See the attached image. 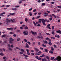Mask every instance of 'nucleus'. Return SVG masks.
<instances>
[{"label": "nucleus", "mask_w": 61, "mask_h": 61, "mask_svg": "<svg viewBox=\"0 0 61 61\" xmlns=\"http://www.w3.org/2000/svg\"><path fill=\"white\" fill-rule=\"evenodd\" d=\"M9 43L10 44H13V41H14V39H13V38H9Z\"/></svg>", "instance_id": "nucleus-1"}, {"label": "nucleus", "mask_w": 61, "mask_h": 61, "mask_svg": "<svg viewBox=\"0 0 61 61\" xmlns=\"http://www.w3.org/2000/svg\"><path fill=\"white\" fill-rule=\"evenodd\" d=\"M61 60V57L60 56H58L57 58H56L54 59V60Z\"/></svg>", "instance_id": "nucleus-2"}, {"label": "nucleus", "mask_w": 61, "mask_h": 61, "mask_svg": "<svg viewBox=\"0 0 61 61\" xmlns=\"http://www.w3.org/2000/svg\"><path fill=\"white\" fill-rule=\"evenodd\" d=\"M31 32L32 35H37V33L36 32H34L32 30H31Z\"/></svg>", "instance_id": "nucleus-3"}, {"label": "nucleus", "mask_w": 61, "mask_h": 61, "mask_svg": "<svg viewBox=\"0 0 61 61\" xmlns=\"http://www.w3.org/2000/svg\"><path fill=\"white\" fill-rule=\"evenodd\" d=\"M8 47H9V49L10 50V51H12V49L10 47V44H9L8 45Z\"/></svg>", "instance_id": "nucleus-4"}, {"label": "nucleus", "mask_w": 61, "mask_h": 61, "mask_svg": "<svg viewBox=\"0 0 61 61\" xmlns=\"http://www.w3.org/2000/svg\"><path fill=\"white\" fill-rule=\"evenodd\" d=\"M5 14V12H3L2 13H1L0 14V16H4V15H3V14Z\"/></svg>", "instance_id": "nucleus-5"}, {"label": "nucleus", "mask_w": 61, "mask_h": 61, "mask_svg": "<svg viewBox=\"0 0 61 61\" xmlns=\"http://www.w3.org/2000/svg\"><path fill=\"white\" fill-rule=\"evenodd\" d=\"M7 22L10 23V20H9V19L6 18V19Z\"/></svg>", "instance_id": "nucleus-6"}, {"label": "nucleus", "mask_w": 61, "mask_h": 61, "mask_svg": "<svg viewBox=\"0 0 61 61\" xmlns=\"http://www.w3.org/2000/svg\"><path fill=\"white\" fill-rule=\"evenodd\" d=\"M26 33V31H24L23 32V34H24V35H25V36L26 35H28V32H27Z\"/></svg>", "instance_id": "nucleus-7"}, {"label": "nucleus", "mask_w": 61, "mask_h": 61, "mask_svg": "<svg viewBox=\"0 0 61 61\" xmlns=\"http://www.w3.org/2000/svg\"><path fill=\"white\" fill-rule=\"evenodd\" d=\"M57 33H58L59 34H61V31L60 30H59L56 31Z\"/></svg>", "instance_id": "nucleus-8"}, {"label": "nucleus", "mask_w": 61, "mask_h": 61, "mask_svg": "<svg viewBox=\"0 0 61 61\" xmlns=\"http://www.w3.org/2000/svg\"><path fill=\"white\" fill-rule=\"evenodd\" d=\"M34 49H35V50H36V51H37V52L39 51V50H38V49H37V48H34Z\"/></svg>", "instance_id": "nucleus-9"}, {"label": "nucleus", "mask_w": 61, "mask_h": 61, "mask_svg": "<svg viewBox=\"0 0 61 61\" xmlns=\"http://www.w3.org/2000/svg\"><path fill=\"white\" fill-rule=\"evenodd\" d=\"M10 21L13 23H14V22H15V19H13V20L12 19H11Z\"/></svg>", "instance_id": "nucleus-10"}, {"label": "nucleus", "mask_w": 61, "mask_h": 61, "mask_svg": "<svg viewBox=\"0 0 61 61\" xmlns=\"http://www.w3.org/2000/svg\"><path fill=\"white\" fill-rule=\"evenodd\" d=\"M52 16H54L55 18H56V16L54 14H52Z\"/></svg>", "instance_id": "nucleus-11"}, {"label": "nucleus", "mask_w": 61, "mask_h": 61, "mask_svg": "<svg viewBox=\"0 0 61 61\" xmlns=\"http://www.w3.org/2000/svg\"><path fill=\"white\" fill-rule=\"evenodd\" d=\"M26 47L27 48H29V45H28V44L26 43Z\"/></svg>", "instance_id": "nucleus-12"}, {"label": "nucleus", "mask_w": 61, "mask_h": 61, "mask_svg": "<svg viewBox=\"0 0 61 61\" xmlns=\"http://www.w3.org/2000/svg\"><path fill=\"white\" fill-rule=\"evenodd\" d=\"M14 29L13 28H7V29H8L9 30H13Z\"/></svg>", "instance_id": "nucleus-13"}, {"label": "nucleus", "mask_w": 61, "mask_h": 61, "mask_svg": "<svg viewBox=\"0 0 61 61\" xmlns=\"http://www.w3.org/2000/svg\"><path fill=\"white\" fill-rule=\"evenodd\" d=\"M0 55H1V56H3L4 55V54L3 53H0Z\"/></svg>", "instance_id": "nucleus-14"}, {"label": "nucleus", "mask_w": 61, "mask_h": 61, "mask_svg": "<svg viewBox=\"0 0 61 61\" xmlns=\"http://www.w3.org/2000/svg\"><path fill=\"white\" fill-rule=\"evenodd\" d=\"M20 51L22 52H24V50L23 49H20Z\"/></svg>", "instance_id": "nucleus-15"}, {"label": "nucleus", "mask_w": 61, "mask_h": 61, "mask_svg": "<svg viewBox=\"0 0 61 61\" xmlns=\"http://www.w3.org/2000/svg\"><path fill=\"white\" fill-rule=\"evenodd\" d=\"M53 52L52 51H49V53L50 54H51L52 53H53Z\"/></svg>", "instance_id": "nucleus-16"}, {"label": "nucleus", "mask_w": 61, "mask_h": 61, "mask_svg": "<svg viewBox=\"0 0 61 61\" xmlns=\"http://www.w3.org/2000/svg\"><path fill=\"white\" fill-rule=\"evenodd\" d=\"M29 14L30 16H32V13H31V12H30L29 13Z\"/></svg>", "instance_id": "nucleus-17"}, {"label": "nucleus", "mask_w": 61, "mask_h": 61, "mask_svg": "<svg viewBox=\"0 0 61 61\" xmlns=\"http://www.w3.org/2000/svg\"><path fill=\"white\" fill-rule=\"evenodd\" d=\"M51 50L52 51H54V48L53 47H51Z\"/></svg>", "instance_id": "nucleus-18"}, {"label": "nucleus", "mask_w": 61, "mask_h": 61, "mask_svg": "<svg viewBox=\"0 0 61 61\" xmlns=\"http://www.w3.org/2000/svg\"><path fill=\"white\" fill-rule=\"evenodd\" d=\"M12 9L13 10H15V11H16V10H17L16 8H12Z\"/></svg>", "instance_id": "nucleus-19"}, {"label": "nucleus", "mask_w": 61, "mask_h": 61, "mask_svg": "<svg viewBox=\"0 0 61 61\" xmlns=\"http://www.w3.org/2000/svg\"><path fill=\"white\" fill-rule=\"evenodd\" d=\"M44 43H45V44H47V42L46 41H43Z\"/></svg>", "instance_id": "nucleus-20"}, {"label": "nucleus", "mask_w": 61, "mask_h": 61, "mask_svg": "<svg viewBox=\"0 0 61 61\" xmlns=\"http://www.w3.org/2000/svg\"><path fill=\"white\" fill-rule=\"evenodd\" d=\"M33 24H34V25L35 26H36V23H35V22L33 21Z\"/></svg>", "instance_id": "nucleus-21"}, {"label": "nucleus", "mask_w": 61, "mask_h": 61, "mask_svg": "<svg viewBox=\"0 0 61 61\" xmlns=\"http://www.w3.org/2000/svg\"><path fill=\"white\" fill-rule=\"evenodd\" d=\"M28 28L27 26H26L25 27V29H28Z\"/></svg>", "instance_id": "nucleus-22"}, {"label": "nucleus", "mask_w": 61, "mask_h": 61, "mask_svg": "<svg viewBox=\"0 0 61 61\" xmlns=\"http://www.w3.org/2000/svg\"><path fill=\"white\" fill-rule=\"evenodd\" d=\"M42 23H44V22H45V20H44V19H43L42 20Z\"/></svg>", "instance_id": "nucleus-23"}, {"label": "nucleus", "mask_w": 61, "mask_h": 61, "mask_svg": "<svg viewBox=\"0 0 61 61\" xmlns=\"http://www.w3.org/2000/svg\"><path fill=\"white\" fill-rule=\"evenodd\" d=\"M14 14H15V13H9V15H14Z\"/></svg>", "instance_id": "nucleus-24"}, {"label": "nucleus", "mask_w": 61, "mask_h": 61, "mask_svg": "<svg viewBox=\"0 0 61 61\" xmlns=\"http://www.w3.org/2000/svg\"><path fill=\"white\" fill-rule=\"evenodd\" d=\"M24 52L22 51H21V52H20L19 53L20 54H21V55H22V54H23V53Z\"/></svg>", "instance_id": "nucleus-25"}, {"label": "nucleus", "mask_w": 61, "mask_h": 61, "mask_svg": "<svg viewBox=\"0 0 61 61\" xmlns=\"http://www.w3.org/2000/svg\"><path fill=\"white\" fill-rule=\"evenodd\" d=\"M23 56H25L26 57H28V56H27L25 54H24Z\"/></svg>", "instance_id": "nucleus-26"}, {"label": "nucleus", "mask_w": 61, "mask_h": 61, "mask_svg": "<svg viewBox=\"0 0 61 61\" xmlns=\"http://www.w3.org/2000/svg\"><path fill=\"white\" fill-rule=\"evenodd\" d=\"M5 37V35H3L1 37L3 38V37Z\"/></svg>", "instance_id": "nucleus-27"}, {"label": "nucleus", "mask_w": 61, "mask_h": 61, "mask_svg": "<svg viewBox=\"0 0 61 61\" xmlns=\"http://www.w3.org/2000/svg\"><path fill=\"white\" fill-rule=\"evenodd\" d=\"M42 57H45V55L43 54L42 56Z\"/></svg>", "instance_id": "nucleus-28"}, {"label": "nucleus", "mask_w": 61, "mask_h": 61, "mask_svg": "<svg viewBox=\"0 0 61 61\" xmlns=\"http://www.w3.org/2000/svg\"><path fill=\"white\" fill-rule=\"evenodd\" d=\"M45 5H46V4H45V3H43L41 5H42V6Z\"/></svg>", "instance_id": "nucleus-29"}, {"label": "nucleus", "mask_w": 61, "mask_h": 61, "mask_svg": "<svg viewBox=\"0 0 61 61\" xmlns=\"http://www.w3.org/2000/svg\"><path fill=\"white\" fill-rule=\"evenodd\" d=\"M52 19H53V18H52V17L49 18V20H50V21H51V20H52Z\"/></svg>", "instance_id": "nucleus-30"}, {"label": "nucleus", "mask_w": 61, "mask_h": 61, "mask_svg": "<svg viewBox=\"0 0 61 61\" xmlns=\"http://www.w3.org/2000/svg\"><path fill=\"white\" fill-rule=\"evenodd\" d=\"M25 20L26 22H27L28 21V19L27 18H26L25 19Z\"/></svg>", "instance_id": "nucleus-31"}, {"label": "nucleus", "mask_w": 61, "mask_h": 61, "mask_svg": "<svg viewBox=\"0 0 61 61\" xmlns=\"http://www.w3.org/2000/svg\"><path fill=\"white\" fill-rule=\"evenodd\" d=\"M14 33L13 32H10V34H14Z\"/></svg>", "instance_id": "nucleus-32"}, {"label": "nucleus", "mask_w": 61, "mask_h": 61, "mask_svg": "<svg viewBox=\"0 0 61 61\" xmlns=\"http://www.w3.org/2000/svg\"><path fill=\"white\" fill-rule=\"evenodd\" d=\"M49 45H50V46H51V45H52V43H51V42H49Z\"/></svg>", "instance_id": "nucleus-33"}, {"label": "nucleus", "mask_w": 61, "mask_h": 61, "mask_svg": "<svg viewBox=\"0 0 61 61\" xmlns=\"http://www.w3.org/2000/svg\"><path fill=\"white\" fill-rule=\"evenodd\" d=\"M51 60H53V59H54V58L53 57H51Z\"/></svg>", "instance_id": "nucleus-34"}, {"label": "nucleus", "mask_w": 61, "mask_h": 61, "mask_svg": "<svg viewBox=\"0 0 61 61\" xmlns=\"http://www.w3.org/2000/svg\"><path fill=\"white\" fill-rule=\"evenodd\" d=\"M26 51L27 52H29V50L28 49H26Z\"/></svg>", "instance_id": "nucleus-35"}, {"label": "nucleus", "mask_w": 61, "mask_h": 61, "mask_svg": "<svg viewBox=\"0 0 61 61\" xmlns=\"http://www.w3.org/2000/svg\"><path fill=\"white\" fill-rule=\"evenodd\" d=\"M46 57L48 60H49V57H48V56H46Z\"/></svg>", "instance_id": "nucleus-36"}, {"label": "nucleus", "mask_w": 61, "mask_h": 61, "mask_svg": "<svg viewBox=\"0 0 61 61\" xmlns=\"http://www.w3.org/2000/svg\"><path fill=\"white\" fill-rule=\"evenodd\" d=\"M54 28H55V26H52V30H54Z\"/></svg>", "instance_id": "nucleus-37"}, {"label": "nucleus", "mask_w": 61, "mask_h": 61, "mask_svg": "<svg viewBox=\"0 0 61 61\" xmlns=\"http://www.w3.org/2000/svg\"><path fill=\"white\" fill-rule=\"evenodd\" d=\"M50 26V24H49L47 25V27H49Z\"/></svg>", "instance_id": "nucleus-38"}, {"label": "nucleus", "mask_w": 61, "mask_h": 61, "mask_svg": "<svg viewBox=\"0 0 61 61\" xmlns=\"http://www.w3.org/2000/svg\"><path fill=\"white\" fill-rule=\"evenodd\" d=\"M42 23H43V25H46V24L45 22H43Z\"/></svg>", "instance_id": "nucleus-39"}, {"label": "nucleus", "mask_w": 61, "mask_h": 61, "mask_svg": "<svg viewBox=\"0 0 61 61\" xmlns=\"http://www.w3.org/2000/svg\"><path fill=\"white\" fill-rule=\"evenodd\" d=\"M16 49H18V50H20V48L18 47H16Z\"/></svg>", "instance_id": "nucleus-40"}, {"label": "nucleus", "mask_w": 61, "mask_h": 61, "mask_svg": "<svg viewBox=\"0 0 61 61\" xmlns=\"http://www.w3.org/2000/svg\"><path fill=\"white\" fill-rule=\"evenodd\" d=\"M15 7H17L18 8V7H19V5H18V6H15Z\"/></svg>", "instance_id": "nucleus-41"}, {"label": "nucleus", "mask_w": 61, "mask_h": 61, "mask_svg": "<svg viewBox=\"0 0 61 61\" xmlns=\"http://www.w3.org/2000/svg\"><path fill=\"white\" fill-rule=\"evenodd\" d=\"M28 55H30V53L29 52H27L26 53Z\"/></svg>", "instance_id": "nucleus-42"}, {"label": "nucleus", "mask_w": 61, "mask_h": 61, "mask_svg": "<svg viewBox=\"0 0 61 61\" xmlns=\"http://www.w3.org/2000/svg\"><path fill=\"white\" fill-rule=\"evenodd\" d=\"M57 7L58 8H61V6H57Z\"/></svg>", "instance_id": "nucleus-43"}, {"label": "nucleus", "mask_w": 61, "mask_h": 61, "mask_svg": "<svg viewBox=\"0 0 61 61\" xmlns=\"http://www.w3.org/2000/svg\"><path fill=\"white\" fill-rule=\"evenodd\" d=\"M40 16H38L36 17V18H40Z\"/></svg>", "instance_id": "nucleus-44"}, {"label": "nucleus", "mask_w": 61, "mask_h": 61, "mask_svg": "<svg viewBox=\"0 0 61 61\" xmlns=\"http://www.w3.org/2000/svg\"><path fill=\"white\" fill-rule=\"evenodd\" d=\"M48 16L49 17H52V16L51 15H48Z\"/></svg>", "instance_id": "nucleus-45"}, {"label": "nucleus", "mask_w": 61, "mask_h": 61, "mask_svg": "<svg viewBox=\"0 0 61 61\" xmlns=\"http://www.w3.org/2000/svg\"><path fill=\"white\" fill-rule=\"evenodd\" d=\"M42 46H44V47H46V45H45L44 44H42Z\"/></svg>", "instance_id": "nucleus-46"}, {"label": "nucleus", "mask_w": 61, "mask_h": 61, "mask_svg": "<svg viewBox=\"0 0 61 61\" xmlns=\"http://www.w3.org/2000/svg\"><path fill=\"white\" fill-rule=\"evenodd\" d=\"M10 47H12V48H13L14 47V46H13V44H12L11 46Z\"/></svg>", "instance_id": "nucleus-47"}, {"label": "nucleus", "mask_w": 61, "mask_h": 61, "mask_svg": "<svg viewBox=\"0 0 61 61\" xmlns=\"http://www.w3.org/2000/svg\"><path fill=\"white\" fill-rule=\"evenodd\" d=\"M45 52H47V49H45Z\"/></svg>", "instance_id": "nucleus-48"}, {"label": "nucleus", "mask_w": 61, "mask_h": 61, "mask_svg": "<svg viewBox=\"0 0 61 61\" xmlns=\"http://www.w3.org/2000/svg\"><path fill=\"white\" fill-rule=\"evenodd\" d=\"M27 43H28V44H29V45H31V44L30 43V42L29 41L27 42Z\"/></svg>", "instance_id": "nucleus-49"}, {"label": "nucleus", "mask_w": 61, "mask_h": 61, "mask_svg": "<svg viewBox=\"0 0 61 61\" xmlns=\"http://www.w3.org/2000/svg\"><path fill=\"white\" fill-rule=\"evenodd\" d=\"M46 12H47V13H50V11L48 10H47Z\"/></svg>", "instance_id": "nucleus-50"}, {"label": "nucleus", "mask_w": 61, "mask_h": 61, "mask_svg": "<svg viewBox=\"0 0 61 61\" xmlns=\"http://www.w3.org/2000/svg\"><path fill=\"white\" fill-rule=\"evenodd\" d=\"M6 58V57H5V56H4V57H3V58L4 59H5V58Z\"/></svg>", "instance_id": "nucleus-51"}, {"label": "nucleus", "mask_w": 61, "mask_h": 61, "mask_svg": "<svg viewBox=\"0 0 61 61\" xmlns=\"http://www.w3.org/2000/svg\"><path fill=\"white\" fill-rule=\"evenodd\" d=\"M35 55V54L33 53H31V55H32V56H34Z\"/></svg>", "instance_id": "nucleus-52"}, {"label": "nucleus", "mask_w": 61, "mask_h": 61, "mask_svg": "<svg viewBox=\"0 0 61 61\" xmlns=\"http://www.w3.org/2000/svg\"><path fill=\"white\" fill-rule=\"evenodd\" d=\"M20 28L21 29H24V28H23V27H20Z\"/></svg>", "instance_id": "nucleus-53"}, {"label": "nucleus", "mask_w": 61, "mask_h": 61, "mask_svg": "<svg viewBox=\"0 0 61 61\" xmlns=\"http://www.w3.org/2000/svg\"><path fill=\"white\" fill-rule=\"evenodd\" d=\"M9 6H10V5H6V7H9Z\"/></svg>", "instance_id": "nucleus-54"}, {"label": "nucleus", "mask_w": 61, "mask_h": 61, "mask_svg": "<svg viewBox=\"0 0 61 61\" xmlns=\"http://www.w3.org/2000/svg\"><path fill=\"white\" fill-rule=\"evenodd\" d=\"M38 53H39V54H41L42 53V52L41 51H40L38 52Z\"/></svg>", "instance_id": "nucleus-55"}, {"label": "nucleus", "mask_w": 61, "mask_h": 61, "mask_svg": "<svg viewBox=\"0 0 61 61\" xmlns=\"http://www.w3.org/2000/svg\"><path fill=\"white\" fill-rule=\"evenodd\" d=\"M32 9H33L31 8L29 10V11H31V10H32Z\"/></svg>", "instance_id": "nucleus-56"}, {"label": "nucleus", "mask_w": 61, "mask_h": 61, "mask_svg": "<svg viewBox=\"0 0 61 61\" xmlns=\"http://www.w3.org/2000/svg\"><path fill=\"white\" fill-rule=\"evenodd\" d=\"M20 40V38H18L17 39V41H19Z\"/></svg>", "instance_id": "nucleus-57"}, {"label": "nucleus", "mask_w": 61, "mask_h": 61, "mask_svg": "<svg viewBox=\"0 0 61 61\" xmlns=\"http://www.w3.org/2000/svg\"><path fill=\"white\" fill-rule=\"evenodd\" d=\"M33 12H36V9H35L33 10Z\"/></svg>", "instance_id": "nucleus-58"}, {"label": "nucleus", "mask_w": 61, "mask_h": 61, "mask_svg": "<svg viewBox=\"0 0 61 61\" xmlns=\"http://www.w3.org/2000/svg\"><path fill=\"white\" fill-rule=\"evenodd\" d=\"M54 48H56V46L55 45H54Z\"/></svg>", "instance_id": "nucleus-59"}, {"label": "nucleus", "mask_w": 61, "mask_h": 61, "mask_svg": "<svg viewBox=\"0 0 61 61\" xmlns=\"http://www.w3.org/2000/svg\"><path fill=\"white\" fill-rule=\"evenodd\" d=\"M24 40L25 42H27V40H26V39H24Z\"/></svg>", "instance_id": "nucleus-60"}, {"label": "nucleus", "mask_w": 61, "mask_h": 61, "mask_svg": "<svg viewBox=\"0 0 61 61\" xmlns=\"http://www.w3.org/2000/svg\"><path fill=\"white\" fill-rule=\"evenodd\" d=\"M44 61H47V60H46V59L44 58Z\"/></svg>", "instance_id": "nucleus-61"}, {"label": "nucleus", "mask_w": 61, "mask_h": 61, "mask_svg": "<svg viewBox=\"0 0 61 61\" xmlns=\"http://www.w3.org/2000/svg\"><path fill=\"white\" fill-rule=\"evenodd\" d=\"M13 36L14 37H16V35L15 34H14Z\"/></svg>", "instance_id": "nucleus-62"}, {"label": "nucleus", "mask_w": 61, "mask_h": 61, "mask_svg": "<svg viewBox=\"0 0 61 61\" xmlns=\"http://www.w3.org/2000/svg\"><path fill=\"white\" fill-rule=\"evenodd\" d=\"M46 34L47 35H50V34L48 33H46Z\"/></svg>", "instance_id": "nucleus-63"}, {"label": "nucleus", "mask_w": 61, "mask_h": 61, "mask_svg": "<svg viewBox=\"0 0 61 61\" xmlns=\"http://www.w3.org/2000/svg\"><path fill=\"white\" fill-rule=\"evenodd\" d=\"M46 40H49V38L48 37H47L46 38Z\"/></svg>", "instance_id": "nucleus-64"}]
</instances>
